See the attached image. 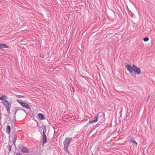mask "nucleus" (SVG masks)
Instances as JSON below:
<instances>
[{
    "instance_id": "1",
    "label": "nucleus",
    "mask_w": 155,
    "mask_h": 155,
    "mask_svg": "<svg viewBox=\"0 0 155 155\" xmlns=\"http://www.w3.org/2000/svg\"><path fill=\"white\" fill-rule=\"evenodd\" d=\"M125 67L127 69V70L130 73L132 74L133 71H134L135 74H140L141 73V70L140 68L137 67L136 65H134L131 66L130 64H127L126 65Z\"/></svg>"
},
{
    "instance_id": "2",
    "label": "nucleus",
    "mask_w": 155,
    "mask_h": 155,
    "mask_svg": "<svg viewBox=\"0 0 155 155\" xmlns=\"http://www.w3.org/2000/svg\"><path fill=\"white\" fill-rule=\"evenodd\" d=\"M72 138L70 137H66L63 142V145L64 147V150L66 153H69V151L68 149L69 147V144L71 142L72 140Z\"/></svg>"
},
{
    "instance_id": "3",
    "label": "nucleus",
    "mask_w": 155,
    "mask_h": 155,
    "mask_svg": "<svg viewBox=\"0 0 155 155\" xmlns=\"http://www.w3.org/2000/svg\"><path fill=\"white\" fill-rule=\"evenodd\" d=\"M1 103L5 108L8 113H9L11 107V103L8 102L7 100H5L4 101H2Z\"/></svg>"
},
{
    "instance_id": "4",
    "label": "nucleus",
    "mask_w": 155,
    "mask_h": 155,
    "mask_svg": "<svg viewBox=\"0 0 155 155\" xmlns=\"http://www.w3.org/2000/svg\"><path fill=\"white\" fill-rule=\"evenodd\" d=\"M18 148L23 153H28L29 149L27 147L24 146L22 144L20 143L18 146Z\"/></svg>"
},
{
    "instance_id": "5",
    "label": "nucleus",
    "mask_w": 155,
    "mask_h": 155,
    "mask_svg": "<svg viewBox=\"0 0 155 155\" xmlns=\"http://www.w3.org/2000/svg\"><path fill=\"white\" fill-rule=\"evenodd\" d=\"M42 145H44L47 142V137L44 132H42Z\"/></svg>"
},
{
    "instance_id": "6",
    "label": "nucleus",
    "mask_w": 155,
    "mask_h": 155,
    "mask_svg": "<svg viewBox=\"0 0 155 155\" xmlns=\"http://www.w3.org/2000/svg\"><path fill=\"white\" fill-rule=\"evenodd\" d=\"M99 117V115L98 114L96 115L95 116V118L93 120H91L89 122V124H91L97 122L98 121Z\"/></svg>"
},
{
    "instance_id": "7",
    "label": "nucleus",
    "mask_w": 155,
    "mask_h": 155,
    "mask_svg": "<svg viewBox=\"0 0 155 155\" xmlns=\"http://www.w3.org/2000/svg\"><path fill=\"white\" fill-rule=\"evenodd\" d=\"M21 105L23 107H25L28 109H31V108L29 105L26 102H23L22 104Z\"/></svg>"
},
{
    "instance_id": "8",
    "label": "nucleus",
    "mask_w": 155,
    "mask_h": 155,
    "mask_svg": "<svg viewBox=\"0 0 155 155\" xmlns=\"http://www.w3.org/2000/svg\"><path fill=\"white\" fill-rule=\"evenodd\" d=\"M9 48L8 46L6 44H0V49L2 48Z\"/></svg>"
},
{
    "instance_id": "9",
    "label": "nucleus",
    "mask_w": 155,
    "mask_h": 155,
    "mask_svg": "<svg viewBox=\"0 0 155 155\" xmlns=\"http://www.w3.org/2000/svg\"><path fill=\"white\" fill-rule=\"evenodd\" d=\"M38 116L39 119L41 120H43L45 119V117L42 114H38Z\"/></svg>"
},
{
    "instance_id": "10",
    "label": "nucleus",
    "mask_w": 155,
    "mask_h": 155,
    "mask_svg": "<svg viewBox=\"0 0 155 155\" xmlns=\"http://www.w3.org/2000/svg\"><path fill=\"white\" fill-rule=\"evenodd\" d=\"M11 131V127L10 126L8 125L6 126V133L9 134Z\"/></svg>"
},
{
    "instance_id": "11",
    "label": "nucleus",
    "mask_w": 155,
    "mask_h": 155,
    "mask_svg": "<svg viewBox=\"0 0 155 155\" xmlns=\"http://www.w3.org/2000/svg\"><path fill=\"white\" fill-rule=\"evenodd\" d=\"M129 142L130 143H132L134 144L136 147H137V143L135 140H130L129 141Z\"/></svg>"
},
{
    "instance_id": "12",
    "label": "nucleus",
    "mask_w": 155,
    "mask_h": 155,
    "mask_svg": "<svg viewBox=\"0 0 155 155\" xmlns=\"http://www.w3.org/2000/svg\"><path fill=\"white\" fill-rule=\"evenodd\" d=\"M18 107H15L14 108V110L15 111H14V115H16L17 111L19 110V109H18Z\"/></svg>"
},
{
    "instance_id": "13",
    "label": "nucleus",
    "mask_w": 155,
    "mask_h": 155,
    "mask_svg": "<svg viewBox=\"0 0 155 155\" xmlns=\"http://www.w3.org/2000/svg\"><path fill=\"white\" fill-rule=\"evenodd\" d=\"M12 137L13 138V140H17V136L15 134H14L12 135Z\"/></svg>"
},
{
    "instance_id": "14",
    "label": "nucleus",
    "mask_w": 155,
    "mask_h": 155,
    "mask_svg": "<svg viewBox=\"0 0 155 155\" xmlns=\"http://www.w3.org/2000/svg\"><path fill=\"white\" fill-rule=\"evenodd\" d=\"M2 98L4 99L2 100V101H4V100H6V99H7L8 98V97L5 95H2Z\"/></svg>"
},
{
    "instance_id": "15",
    "label": "nucleus",
    "mask_w": 155,
    "mask_h": 155,
    "mask_svg": "<svg viewBox=\"0 0 155 155\" xmlns=\"http://www.w3.org/2000/svg\"><path fill=\"white\" fill-rule=\"evenodd\" d=\"M16 97L18 98H25V96L21 95H16Z\"/></svg>"
},
{
    "instance_id": "16",
    "label": "nucleus",
    "mask_w": 155,
    "mask_h": 155,
    "mask_svg": "<svg viewBox=\"0 0 155 155\" xmlns=\"http://www.w3.org/2000/svg\"><path fill=\"white\" fill-rule=\"evenodd\" d=\"M7 148L8 149V150L9 151V153H10L11 150V146L10 145L8 144L7 146Z\"/></svg>"
},
{
    "instance_id": "17",
    "label": "nucleus",
    "mask_w": 155,
    "mask_h": 155,
    "mask_svg": "<svg viewBox=\"0 0 155 155\" xmlns=\"http://www.w3.org/2000/svg\"><path fill=\"white\" fill-rule=\"evenodd\" d=\"M149 38L147 37H146L143 38V41L145 42H147L149 40Z\"/></svg>"
},
{
    "instance_id": "18",
    "label": "nucleus",
    "mask_w": 155,
    "mask_h": 155,
    "mask_svg": "<svg viewBox=\"0 0 155 155\" xmlns=\"http://www.w3.org/2000/svg\"><path fill=\"white\" fill-rule=\"evenodd\" d=\"M42 129L43 130V132H44V133H45V132H46V127L44 125L42 126Z\"/></svg>"
},
{
    "instance_id": "19",
    "label": "nucleus",
    "mask_w": 155,
    "mask_h": 155,
    "mask_svg": "<svg viewBox=\"0 0 155 155\" xmlns=\"http://www.w3.org/2000/svg\"><path fill=\"white\" fill-rule=\"evenodd\" d=\"M17 101L18 102V103L20 104L21 105L22 104L23 102L21 101L20 100H18V99L17 100Z\"/></svg>"
},
{
    "instance_id": "20",
    "label": "nucleus",
    "mask_w": 155,
    "mask_h": 155,
    "mask_svg": "<svg viewBox=\"0 0 155 155\" xmlns=\"http://www.w3.org/2000/svg\"><path fill=\"white\" fill-rule=\"evenodd\" d=\"M45 56L43 54H41L40 55V57L41 58H44Z\"/></svg>"
},
{
    "instance_id": "21",
    "label": "nucleus",
    "mask_w": 155,
    "mask_h": 155,
    "mask_svg": "<svg viewBox=\"0 0 155 155\" xmlns=\"http://www.w3.org/2000/svg\"><path fill=\"white\" fill-rule=\"evenodd\" d=\"M16 155H22V154L19 152H18L16 153Z\"/></svg>"
},
{
    "instance_id": "22",
    "label": "nucleus",
    "mask_w": 155,
    "mask_h": 155,
    "mask_svg": "<svg viewBox=\"0 0 155 155\" xmlns=\"http://www.w3.org/2000/svg\"><path fill=\"white\" fill-rule=\"evenodd\" d=\"M18 109H19V110H22V111H24L25 112V110L24 109H23L18 108Z\"/></svg>"
},
{
    "instance_id": "23",
    "label": "nucleus",
    "mask_w": 155,
    "mask_h": 155,
    "mask_svg": "<svg viewBox=\"0 0 155 155\" xmlns=\"http://www.w3.org/2000/svg\"><path fill=\"white\" fill-rule=\"evenodd\" d=\"M15 142H16V140H13V144L14 145H15Z\"/></svg>"
},
{
    "instance_id": "24",
    "label": "nucleus",
    "mask_w": 155,
    "mask_h": 155,
    "mask_svg": "<svg viewBox=\"0 0 155 155\" xmlns=\"http://www.w3.org/2000/svg\"><path fill=\"white\" fill-rule=\"evenodd\" d=\"M4 99L3 98H2V96L0 97V100H2H2Z\"/></svg>"
},
{
    "instance_id": "25",
    "label": "nucleus",
    "mask_w": 155,
    "mask_h": 155,
    "mask_svg": "<svg viewBox=\"0 0 155 155\" xmlns=\"http://www.w3.org/2000/svg\"><path fill=\"white\" fill-rule=\"evenodd\" d=\"M15 115H14V119L15 120Z\"/></svg>"
},
{
    "instance_id": "26",
    "label": "nucleus",
    "mask_w": 155,
    "mask_h": 155,
    "mask_svg": "<svg viewBox=\"0 0 155 155\" xmlns=\"http://www.w3.org/2000/svg\"><path fill=\"white\" fill-rule=\"evenodd\" d=\"M37 126H38V125H39V123L38 122H37Z\"/></svg>"
},
{
    "instance_id": "27",
    "label": "nucleus",
    "mask_w": 155,
    "mask_h": 155,
    "mask_svg": "<svg viewBox=\"0 0 155 155\" xmlns=\"http://www.w3.org/2000/svg\"><path fill=\"white\" fill-rule=\"evenodd\" d=\"M41 132H42V130L41 129Z\"/></svg>"
},
{
    "instance_id": "28",
    "label": "nucleus",
    "mask_w": 155,
    "mask_h": 155,
    "mask_svg": "<svg viewBox=\"0 0 155 155\" xmlns=\"http://www.w3.org/2000/svg\"><path fill=\"white\" fill-rule=\"evenodd\" d=\"M35 121H36V122H38L36 120H35Z\"/></svg>"
},
{
    "instance_id": "29",
    "label": "nucleus",
    "mask_w": 155,
    "mask_h": 155,
    "mask_svg": "<svg viewBox=\"0 0 155 155\" xmlns=\"http://www.w3.org/2000/svg\"><path fill=\"white\" fill-rule=\"evenodd\" d=\"M8 155H9V154H8Z\"/></svg>"
}]
</instances>
